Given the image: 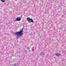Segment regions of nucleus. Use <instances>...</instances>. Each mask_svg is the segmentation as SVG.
<instances>
[{"instance_id": "nucleus-1", "label": "nucleus", "mask_w": 66, "mask_h": 66, "mask_svg": "<svg viewBox=\"0 0 66 66\" xmlns=\"http://www.w3.org/2000/svg\"><path fill=\"white\" fill-rule=\"evenodd\" d=\"M23 29H22L20 31L16 32L15 33L16 35L18 36H21L23 34Z\"/></svg>"}, {"instance_id": "nucleus-2", "label": "nucleus", "mask_w": 66, "mask_h": 66, "mask_svg": "<svg viewBox=\"0 0 66 66\" xmlns=\"http://www.w3.org/2000/svg\"><path fill=\"white\" fill-rule=\"evenodd\" d=\"M27 20H28V22L29 23H30L31 22H32V23L34 22L32 19H31L30 18H27Z\"/></svg>"}, {"instance_id": "nucleus-3", "label": "nucleus", "mask_w": 66, "mask_h": 66, "mask_svg": "<svg viewBox=\"0 0 66 66\" xmlns=\"http://www.w3.org/2000/svg\"><path fill=\"white\" fill-rule=\"evenodd\" d=\"M21 18L20 17H18V18H17L15 20H14V22H16V21H20L21 20Z\"/></svg>"}, {"instance_id": "nucleus-4", "label": "nucleus", "mask_w": 66, "mask_h": 66, "mask_svg": "<svg viewBox=\"0 0 66 66\" xmlns=\"http://www.w3.org/2000/svg\"><path fill=\"white\" fill-rule=\"evenodd\" d=\"M56 55L57 56H59V55H60V54H59V53H56Z\"/></svg>"}, {"instance_id": "nucleus-5", "label": "nucleus", "mask_w": 66, "mask_h": 66, "mask_svg": "<svg viewBox=\"0 0 66 66\" xmlns=\"http://www.w3.org/2000/svg\"><path fill=\"white\" fill-rule=\"evenodd\" d=\"M44 54V53L43 52H42L40 54L41 55H43Z\"/></svg>"}, {"instance_id": "nucleus-6", "label": "nucleus", "mask_w": 66, "mask_h": 66, "mask_svg": "<svg viewBox=\"0 0 66 66\" xmlns=\"http://www.w3.org/2000/svg\"><path fill=\"white\" fill-rule=\"evenodd\" d=\"M1 2H5V0H1Z\"/></svg>"}, {"instance_id": "nucleus-7", "label": "nucleus", "mask_w": 66, "mask_h": 66, "mask_svg": "<svg viewBox=\"0 0 66 66\" xmlns=\"http://www.w3.org/2000/svg\"><path fill=\"white\" fill-rule=\"evenodd\" d=\"M12 66H16V64H13Z\"/></svg>"}, {"instance_id": "nucleus-8", "label": "nucleus", "mask_w": 66, "mask_h": 66, "mask_svg": "<svg viewBox=\"0 0 66 66\" xmlns=\"http://www.w3.org/2000/svg\"><path fill=\"white\" fill-rule=\"evenodd\" d=\"M15 1H17V0H15Z\"/></svg>"}, {"instance_id": "nucleus-9", "label": "nucleus", "mask_w": 66, "mask_h": 66, "mask_svg": "<svg viewBox=\"0 0 66 66\" xmlns=\"http://www.w3.org/2000/svg\"><path fill=\"white\" fill-rule=\"evenodd\" d=\"M0 12H1V11H0Z\"/></svg>"}]
</instances>
